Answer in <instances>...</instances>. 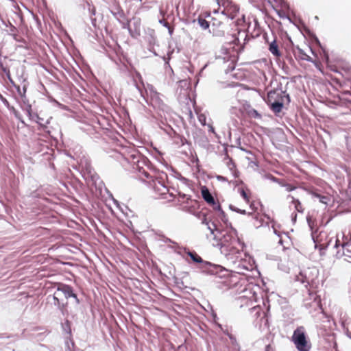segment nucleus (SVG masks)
<instances>
[{
	"instance_id": "37998d69",
	"label": "nucleus",
	"mask_w": 351,
	"mask_h": 351,
	"mask_svg": "<svg viewBox=\"0 0 351 351\" xmlns=\"http://www.w3.org/2000/svg\"><path fill=\"white\" fill-rule=\"evenodd\" d=\"M27 88V84H24L23 86V89L21 90V91H22L21 95H26Z\"/></svg>"
},
{
	"instance_id": "f257e3e1",
	"label": "nucleus",
	"mask_w": 351,
	"mask_h": 351,
	"mask_svg": "<svg viewBox=\"0 0 351 351\" xmlns=\"http://www.w3.org/2000/svg\"><path fill=\"white\" fill-rule=\"evenodd\" d=\"M74 160L76 164L72 165L73 168L77 170L86 181V184L91 187H95L96 191L100 195H103V189L107 193L110 191L105 186L103 181L100 179L94 168L92 167L90 159L88 155H67Z\"/></svg>"
},
{
	"instance_id": "0eeeda50",
	"label": "nucleus",
	"mask_w": 351,
	"mask_h": 351,
	"mask_svg": "<svg viewBox=\"0 0 351 351\" xmlns=\"http://www.w3.org/2000/svg\"><path fill=\"white\" fill-rule=\"evenodd\" d=\"M201 193L203 199L209 205L212 206L214 210L219 213V216L221 218L222 221H225L226 220L225 213L222 210L220 204L215 202L213 196L206 186L201 187Z\"/></svg>"
},
{
	"instance_id": "72a5a7b5",
	"label": "nucleus",
	"mask_w": 351,
	"mask_h": 351,
	"mask_svg": "<svg viewBox=\"0 0 351 351\" xmlns=\"http://www.w3.org/2000/svg\"><path fill=\"white\" fill-rule=\"evenodd\" d=\"M0 100L2 101V103L8 108L10 109V103L7 100L5 97H4L1 93H0Z\"/></svg>"
},
{
	"instance_id": "a18cd8bd",
	"label": "nucleus",
	"mask_w": 351,
	"mask_h": 351,
	"mask_svg": "<svg viewBox=\"0 0 351 351\" xmlns=\"http://www.w3.org/2000/svg\"><path fill=\"white\" fill-rule=\"evenodd\" d=\"M14 86L15 87V88H16V90L17 93H19V95L20 96H21V95H22V91H21V89L20 86H19V85H14Z\"/></svg>"
},
{
	"instance_id": "a211bd4d",
	"label": "nucleus",
	"mask_w": 351,
	"mask_h": 351,
	"mask_svg": "<svg viewBox=\"0 0 351 351\" xmlns=\"http://www.w3.org/2000/svg\"><path fill=\"white\" fill-rule=\"evenodd\" d=\"M243 108L249 117L254 119L261 118V114L256 110L252 108L249 104L244 105Z\"/></svg>"
},
{
	"instance_id": "3c124183",
	"label": "nucleus",
	"mask_w": 351,
	"mask_h": 351,
	"mask_svg": "<svg viewBox=\"0 0 351 351\" xmlns=\"http://www.w3.org/2000/svg\"><path fill=\"white\" fill-rule=\"evenodd\" d=\"M234 210L236 212H237L238 213L243 214V215H245L246 213L245 210H241V209H239V208L235 209Z\"/></svg>"
},
{
	"instance_id": "2f4dec72",
	"label": "nucleus",
	"mask_w": 351,
	"mask_h": 351,
	"mask_svg": "<svg viewBox=\"0 0 351 351\" xmlns=\"http://www.w3.org/2000/svg\"><path fill=\"white\" fill-rule=\"evenodd\" d=\"M49 101L51 103L56 104L58 106H59L62 109L66 108V106L64 105L60 104V102H58L56 99H55L52 97H49Z\"/></svg>"
},
{
	"instance_id": "39448f33",
	"label": "nucleus",
	"mask_w": 351,
	"mask_h": 351,
	"mask_svg": "<svg viewBox=\"0 0 351 351\" xmlns=\"http://www.w3.org/2000/svg\"><path fill=\"white\" fill-rule=\"evenodd\" d=\"M217 5L223 8L220 14L230 20H234L239 12V6L232 0H220Z\"/></svg>"
},
{
	"instance_id": "aec40b11",
	"label": "nucleus",
	"mask_w": 351,
	"mask_h": 351,
	"mask_svg": "<svg viewBox=\"0 0 351 351\" xmlns=\"http://www.w3.org/2000/svg\"><path fill=\"white\" fill-rule=\"evenodd\" d=\"M339 246L342 247V250H343L342 254L343 255H346L345 250L350 251L349 247H351V243H350L349 242H346V241L341 242L339 239L337 237L335 240V247L338 248Z\"/></svg>"
},
{
	"instance_id": "69168bd1",
	"label": "nucleus",
	"mask_w": 351,
	"mask_h": 351,
	"mask_svg": "<svg viewBox=\"0 0 351 351\" xmlns=\"http://www.w3.org/2000/svg\"><path fill=\"white\" fill-rule=\"evenodd\" d=\"M160 12L162 15H164V12L162 10H160Z\"/></svg>"
},
{
	"instance_id": "a878e982",
	"label": "nucleus",
	"mask_w": 351,
	"mask_h": 351,
	"mask_svg": "<svg viewBox=\"0 0 351 351\" xmlns=\"http://www.w3.org/2000/svg\"><path fill=\"white\" fill-rule=\"evenodd\" d=\"M291 197L292 199L291 202L294 205L295 210L299 213H302L304 210V208L301 202L298 199L294 198L293 196H291Z\"/></svg>"
},
{
	"instance_id": "13d9d810",
	"label": "nucleus",
	"mask_w": 351,
	"mask_h": 351,
	"mask_svg": "<svg viewBox=\"0 0 351 351\" xmlns=\"http://www.w3.org/2000/svg\"><path fill=\"white\" fill-rule=\"evenodd\" d=\"M21 123H23L24 125H26V123H25L24 120L22 119V117H21V119H19Z\"/></svg>"
},
{
	"instance_id": "4d7b16f0",
	"label": "nucleus",
	"mask_w": 351,
	"mask_h": 351,
	"mask_svg": "<svg viewBox=\"0 0 351 351\" xmlns=\"http://www.w3.org/2000/svg\"><path fill=\"white\" fill-rule=\"evenodd\" d=\"M221 11H219V9L214 10L213 13L214 14H219Z\"/></svg>"
},
{
	"instance_id": "c03bdc74",
	"label": "nucleus",
	"mask_w": 351,
	"mask_h": 351,
	"mask_svg": "<svg viewBox=\"0 0 351 351\" xmlns=\"http://www.w3.org/2000/svg\"><path fill=\"white\" fill-rule=\"evenodd\" d=\"M223 147L225 154H228L230 152V150L228 149V147H230V145H228V144H224ZM230 152H232V150H230Z\"/></svg>"
},
{
	"instance_id": "e2e57ef3",
	"label": "nucleus",
	"mask_w": 351,
	"mask_h": 351,
	"mask_svg": "<svg viewBox=\"0 0 351 351\" xmlns=\"http://www.w3.org/2000/svg\"><path fill=\"white\" fill-rule=\"evenodd\" d=\"M210 131H211L212 132H215V129L213 127L210 126Z\"/></svg>"
},
{
	"instance_id": "603ef678",
	"label": "nucleus",
	"mask_w": 351,
	"mask_h": 351,
	"mask_svg": "<svg viewBox=\"0 0 351 351\" xmlns=\"http://www.w3.org/2000/svg\"><path fill=\"white\" fill-rule=\"evenodd\" d=\"M88 6H89V8H88V10H89V12H90L91 14H95V8H90V5H88Z\"/></svg>"
},
{
	"instance_id": "6e6d98bb",
	"label": "nucleus",
	"mask_w": 351,
	"mask_h": 351,
	"mask_svg": "<svg viewBox=\"0 0 351 351\" xmlns=\"http://www.w3.org/2000/svg\"><path fill=\"white\" fill-rule=\"evenodd\" d=\"M51 159L50 158V159H49L50 167H51V169H55V165H54V164H53V163L51 162Z\"/></svg>"
},
{
	"instance_id": "f03ea898",
	"label": "nucleus",
	"mask_w": 351,
	"mask_h": 351,
	"mask_svg": "<svg viewBox=\"0 0 351 351\" xmlns=\"http://www.w3.org/2000/svg\"><path fill=\"white\" fill-rule=\"evenodd\" d=\"M319 271L316 268H308V269L300 272L297 276V280L302 284L308 289L311 295L315 291L319 285Z\"/></svg>"
},
{
	"instance_id": "79ce46f5",
	"label": "nucleus",
	"mask_w": 351,
	"mask_h": 351,
	"mask_svg": "<svg viewBox=\"0 0 351 351\" xmlns=\"http://www.w3.org/2000/svg\"><path fill=\"white\" fill-rule=\"evenodd\" d=\"M158 22L160 24L162 25L163 27H168L169 23L166 22L165 19H159Z\"/></svg>"
},
{
	"instance_id": "8fccbe9b",
	"label": "nucleus",
	"mask_w": 351,
	"mask_h": 351,
	"mask_svg": "<svg viewBox=\"0 0 351 351\" xmlns=\"http://www.w3.org/2000/svg\"><path fill=\"white\" fill-rule=\"evenodd\" d=\"M167 28L168 29L169 34L170 35H172V34H173V31H174V28H173V27H171L169 26V25H168V27H167Z\"/></svg>"
},
{
	"instance_id": "e433bc0d",
	"label": "nucleus",
	"mask_w": 351,
	"mask_h": 351,
	"mask_svg": "<svg viewBox=\"0 0 351 351\" xmlns=\"http://www.w3.org/2000/svg\"><path fill=\"white\" fill-rule=\"evenodd\" d=\"M21 106L29 104V99L27 98L26 95H21Z\"/></svg>"
},
{
	"instance_id": "f3484780",
	"label": "nucleus",
	"mask_w": 351,
	"mask_h": 351,
	"mask_svg": "<svg viewBox=\"0 0 351 351\" xmlns=\"http://www.w3.org/2000/svg\"><path fill=\"white\" fill-rule=\"evenodd\" d=\"M280 94L278 92V90H271L269 92H268L267 96L264 98V100L267 103V104L269 106L272 102H274V100L279 99H280Z\"/></svg>"
},
{
	"instance_id": "bf43d9fd",
	"label": "nucleus",
	"mask_w": 351,
	"mask_h": 351,
	"mask_svg": "<svg viewBox=\"0 0 351 351\" xmlns=\"http://www.w3.org/2000/svg\"><path fill=\"white\" fill-rule=\"evenodd\" d=\"M225 158L226 160H228L229 162L232 163V159L229 158V155H226V157Z\"/></svg>"
},
{
	"instance_id": "4be33fe9",
	"label": "nucleus",
	"mask_w": 351,
	"mask_h": 351,
	"mask_svg": "<svg viewBox=\"0 0 351 351\" xmlns=\"http://www.w3.org/2000/svg\"><path fill=\"white\" fill-rule=\"evenodd\" d=\"M187 255L193 260V262L197 263H202L204 265H208V262L204 261L203 259L195 252H189Z\"/></svg>"
},
{
	"instance_id": "cd10ccee",
	"label": "nucleus",
	"mask_w": 351,
	"mask_h": 351,
	"mask_svg": "<svg viewBox=\"0 0 351 351\" xmlns=\"http://www.w3.org/2000/svg\"><path fill=\"white\" fill-rule=\"evenodd\" d=\"M199 25L204 30L208 29L210 27V22L205 19L199 16L197 19Z\"/></svg>"
},
{
	"instance_id": "c9c22d12",
	"label": "nucleus",
	"mask_w": 351,
	"mask_h": 351,
	"mask_svg": "<svg viewBox=\"0 0 351 351\" xmlns=\"http://www.w3.org/2000/svg\"><path fill=\"white\" fill-rule=\"evenodd\" d=\"M155 39L154 38H152V40L149 41V50L153 53V54L155 56H158V54L156 52V51L154 50L153 47H152V45L154 43Z\"/></svg>"
},
{
	"instance_id": "49530a36",
	"label": "nucleus",
	"mask_w": 351,
	"mask_h": 351,
	"mask_svg": "<svg viewBox=\"0 0 351 351\" xmlns=\"http://www.w3.org/2000/svg\"><path fill=\"white\" fill-rule=\"evenodd\" d=\"M317 197H320V202L324 204H326V199H327V197L325 196H321L319 195H316Z\"/></svg>"
},
{
	"instance_id": "6ab92c4d",
	"label": "nucleus",
	"mask_w": 351,
	"mask_h": 351,
	"mask_svg": "<svg viewBox=\"0 0 351 351\" xmlns=\"http://www.w3.org/2000/svg\"><path fill=\"white\" fill-rule=\"evenodd\" d=\"M29 119L31 121H35L36 123H38L40 129L45 130L47 128V125L50 123V120L51 119V117H50L49 119L46 120L45 122H44V119L40 117L38 115V117L29 118Z\"/></svg>"
},
{
	"instance_id": "ea45409f",
	"label": "nucleus",
	"mask_w": 351,
	"mask_h": 351,
	"mask_svg": "<svg viewBox=\"0 0 351 351\" xmlns=\"http://www.w3.org/2000/svg\"><path fill=\"white\" fill-rule=\"evenodd\" d=\"M71 298H73V299L75 300V303L77 305L80 304V300L78 299V298H77V293L75 292V291H73V296H71Z\"/></svg>"
},
{
	"instance_id": "423d86ee",
	"label": "nucleus",
	"mask_w": 351,
	"mask_h": 351,
	"mask_svg": "<svg viewBox=\"0 0 351 351\" xmlns=\"http://www.w3.org/2000/svg\"><path fill=\"white\" fill-rule=\"evenodd\" d=\"M129 157L126 158V160L132 164L134 169L138 170L145 176L146 178L149 177V174L145 171L143 169L144 166H147L149 160L145 155H128Z\"/></svg>"
},
{
	"instance_id": "7c9ffc66",
	"label": "nucleus",
	"mask_w": 351,
	"mask_h": 351,
	"mask_svg": "<svg viewBox=\"0 0 351 351\" xmlns=\"http://www.w3.org/2000/svg\"><path fill=\"white\" fill-rule=\"evenodd\" d=\"M172 53H173V51L168 52V53H167L168 57H166V56H165L161 57V58H162V60H164V62H165V64L167 66H168V67H169L171 71H172V69H171V67L170 66L169 62V60H170V59H171V54Z\"/></svg>"
},
{
	"instance_id": "9d476101",
	"label": "nucleus",
	"mask_w": 351,
	"mask_h": 351,
	"mask_svg": "<svg viewBox=\"0 0 351 351\" xmlns=\"http://www.w3.org/2000/svg\"><path fill=\"white\" fill-rule=\"evenodd\" d=\"M289 43L291 47V51L293 53L295 58L296 59H300L302 60H306L307 62H313V59L308 55H307L305 51L300 48L298 46H294L293 42L292 41L291 37H288Z\"/></svg>"
},
{
	"instance_id": "a19ab883",
	"label": "nucleus",
	"mask_w": 351,
	"mask_h": 351,
	"mask_svg": "<svg viewBox=\"0 0 351 351\" xmlns=\"http://www.w3.org/2000/svg\"><path fill=\"white\" fill-rule=\"evenodd\" d=\"M232 36L233 38V40H232L233 43H234V44L239 43V38L238 35L232 34Z\"/></svg>"
},
{
	"instance_id": "864d4df0",
	"label": "nucleus",
	"mask_w": 351,
	"mask_h": 351,
	"mask_svg": "<svg viewBox=\"0 0 351 351\" xmlns=\"http://www.w3.org/2000/svg\"><path fill=\"white\" fill-rule=\"evenodd\" d=\"M272 347L270 345H267L265 348V351H271Z\"/></svg>"
},
{
	"instance_id": "20e7f679",
	"label": "nucleus",
	"mask_w": 351,
	"mask_h": 351,
	"mask_svg": "<svg viewBox=\"0 0 351 351\" xmlns=\"http://www.w3.org/2000/svg\"><path fill=\"white\" fill-rule=\"evenodd\" d=\"M292 341L298 351H310L311 343L308 339L304 326H298L292 335Z\"/></svg>"
},
{
	"instance_id": "393cba45",
	"label": "nucleus",
	"mask_w": 351,
	"mask_h": 351,
	"mask_svg": "<svg viewBox=\"0 0 351 351\" xmlns=\"http://www.w3.org/2000/svg\"><path fill=\"white\" fill-rule=\"evenodd\" d=\"M21 108L23 111L26 112L29 119L33 117H38V114L36 112H32V105L30 104H28L25 106H21Z\"/></svg>"
},
{
	"instance_id": "338daca9",
	"label": "nucleus",
	"mask_w": 351,
	"mask_h": 351,
	"mask_svg": "<svg viewBox=\"0 0 351 351\" xmlns=\"http://www.w3.org/2000/svg\"><path fill=\"white\" fill-rule=\"evenodd\" d=\"M106 207L110 210V205H108L107 203L106 204Z\"/></svg>"
},
{
	"instance_id": "4c0bfd02",
	"label": "nucleus",
	"mask_w": 351,
	"mask_h": 351,
	"mask_svg": "<svg viewBox=\"0 0 351 351\" xmlns=\"http://www.w3.org/2000/svg\"><path fill=\"white\" fill-rule=\"evenodd\" d=\"M277 12V14L279 16L280 18L281 19H287L291 23H293L292 20L291 19L290 17H289L288 16H287L284 13H282L280 12V11H276Z\"/></svg>"
},
{
	"instance_id": "4468645a",
	"label": "nucleus",
	"mask_w": 351,
	"mask_h": 351,
	"mask_svg": "<svg viewBox=\"0 0 351 351\" xmlns=\"http://www.w3.org/2000/svg\"><path fill=\"white\" fill-rule=\"evenodd\" d=\"M300 32L306 36H307L309 38L312 40V41L317 45H320V41L317 37V36L311 32L309 28H308L306 25H303V27L299 28Z\"/></svg>"
},
{
	"instance_id": "6e6552de",
	"label": "nucleus",
	"mask_w": 351,
	"mask_h": 351,
	"mask_svg": "<svg viewBox=\"0 0 351 351\" xmlns=\"http://www.w3.org/2000/svg\"><path fill=\"white\" fill-rule=\"evenodd\" d=\"M47 300L49 302H51L54 306L57 307V308L61 312L62 315H65L68 314V311L66 309V306L68 305V302L65 303L62 302L58 298V292L56 290L53 295H49L47 296Z\"/></svg>"
},
{
	"instance_id": "774afa93",
	"label": "nucleus",
	"mask_w": 351,
	"mask_h": 351,
	"mask_svg": "<svg viewBox=\"0 0 351 351\" xmlns=\"http://www.w3.org/2000/svg\"><path fill=\"white\" fill-rule=\"evenodd\" d=\"M214 1H215L217 3H217L219 2V1H220V0H214Z\"/></svg>"
},
{
	"instance_id": "0e129e2a",
	"label": "nucleus",
	"mask_w": 351,
	"mask_h": 351,
	"mask_svg": "<svg viewBox=\"0 0 351 351\" xmlns=\"http://www.w3.org/2000/svg\"><path fill=\"white\" fill-rule=\"evenodd\" d=\"M233 110H237V108H232V110H231V112L233 113Z\"/></svg>"
},
{
	"instance_id": "58836bf2",
	"label": "nucleus",
	"mask_w": 351,
	"mask_h": 351,
	"mask_svg": "<svg viewBox=\"0 0 351 351\" xmlns=\"http://www.w3.org/2000/svg\"><path fill=\"white\" fill-rule=\"evenodd\" d=\"M11 109L12 110L15 117L18 119H21V114L13 106L11 107L10 110H11Z\"/></svg>"
},
{
	"instance_id": "7ed1b4c3",
	"label": "nucleus",
	"mask_w": 351,
	"mask_h": 351,
	"mask_svg": "<svg viewBox=\"0 0 351 351\" xmlns=\"http://www.w3.org/2000/svg\"><path fill=\"white\" fill-rule=\"evenodd\" d=\"M210 235L207 234V237L212 239L217 242V244L222 246H228L232 242L236 241V238L230 232L227 231H221L217 228V226L212 223V226H208Z\"/></svg>"
},
{
	"instance_id": "5701e85b",
	"label": "nucleus",
	"mask_w": 351,
	"mask_h": 351,
	"mask_svg": "<svg viewBox=\"0 0 351 351\" xmlns=\"http://www.w3.org/2000/svg\"><path fill=\"white\" fill-rule=\"evenodd\" d=\"M134 85L136 88L137 89L138 92L139 93L141 97L143 99V100L149 104L147 98L146 97V95H147V90L143 87V85H140L136 83V82H134Z\"/></svg>"
},
{
	"instance_id": "412c9836",
	"label": "nucleus",
	"mask_w": 351,
	"mask_h": 351,
	"mask_svg": "<svg viewBox=\"0 0 351 351\" xmlns=\"http://www.w3.org/2000/svg\"><path fill=\"white\" fill-rule=\"evenodd\" d=\"M269 50L276 57H280L281 56L278 45L275 40L269 44Z\"/></svg>"
},
{
	"instance_id": "de8ad7c7",
	"label": "nucleus",
	"mask_w": 351,
	"mask_h": 351,
	"mask_svg": "<svg viewBox=\"0 0 351 351\" xmlns=\"http://www.w3.org/2000/svg\"><path fill=\"white\" fill-rule=\"evenodd\" d=\"M112 52H114L117 56L118 55V51H117V49H112V48L111 47V57H110L111 61L114 60L113 57H112Z\"/></svg>"
},
{
	"instance_id": "5fc2aeb1",
	"label": "nucleus",
	"mask_w": 351,
	"mask_h": 351,
	"mask_svg": "<svg viewBox=\"0 0 351 351\" xmlns=\"http://www.w3.org/2000/svg\"><path fill=\"white\" fill-rule=\"evenodd\" d=\"M104 325L106 326V329L108 330V331L110 332V325H108V324H106V321L104 322Z\"/></svg>"
},
{
	"instance_id": "f8f14e48",
	"label": "nucleus",
	"mask_w": 351,
	"mask_h": 351,
	"mask_svg": "<svg viewBox=\"0 0 351 351\" xmlns=\"http://www.w3.org/2000/svg\"><path fill=\"white\" fill-rule=\"evenodd\" d=\"M61 328L62 330V335L64 337L66 341H73L72 339V330H71V322L66 319L64 322H61Z\"/></svg>"
},
{
	"instance_id": "052dcab7",
	"label": "nucleus",
	"mask_w": 351,
	"mask_h": 351,
	"mask_svg": "<svg viewBox=\"0 0 351 351\" xmlns=\"http://www.w3.org/2000/svg\"><path fill=\"white\" fill-rule=\"evenodd\" d=\"M111 152H114L115 154H120L117 149H111Z\"/></svg>"
},
{
	"instance_id": "680f3d73",
	"label": "nucleus",
	"mask_w": 351,
	"mask_h": 351,
	"mask_svg": "<svg viewBox=\"0 0 351 351\" xmlns=\"http://www.w3.org/2000/svg\"><path fill=\"white\" fill-rule=\"evenodd\" d=\"M293 189H294V188H293V187H291V186H288V187H287V190H288V191H291V190H293Z\"/></svg>"
},
{
	"instance_id": "dca6fc26",
	"label": "nucleus",
	"mask_w": 351,
	"mask_h": 351,
	"mask_svg": "<svg viewBox=\"0 0 351 351\" xmlns=\"http://www.w3.org/2000/svg\"><path fill=\"white\" fill-rule=\"evenodd\" d=\"M269 108L272 112H274L275 114H278L280 113L283 107H284V103L283 101H281L280 99L274 100V102H272L270 105H269Z\"/></svg>"
},
{
	"instance_id": "473e14b6",
	"label": "nucleus",
	"mask_w": 351,
	"mask_h": 351,
	"mask_svg": "<svg viewBox=\"0 0 351 351\" xmlns=\"http://www.w3.org/2000/svg\"><path fill=\"white\" fill-rule=\"evenodd\" d=\"M3 72H5V73H6V75H7V77H8V78L9 81L10 82V83H11L13 86L16 85V84H14V82L13 81V80L11 78L10 73V70H9L8 69H7V68H3Z\"/></svg>"
},
{
	"instance_id": "1a4fd4ad",
	"label": "nucleus",
	"mask_w": 351,
	"mask_h": 351,
	"mask_svg": "<svg viewBox=\"0 0 351 351\" xmlns=\"http://www.w3.org/2000/svg\"><path fill=\"white\" fill-rule=\"evenodd\" d=\"M111 14L114 16V17L117 20V21L121 24V27L123 29H128L129 30V21L126 19L125 13L123 10L119 5H115L114 10H111Z\"/></svg>"
},
{
	"instance_id": "bb28decb",
	"label": "nucleus",
	"mask_w": 351,
	"mask_h": 351,
	"mask_svg": "<svg viewBox=\"0 0 351 351\" xmlns=\"http://www.w3.org/2000/svg\"><path fill=\"white\" fill-rule=\"evenodd\" d=\"M230 147L231 148H234L235 147L237 149H240L241 151L245 152L247 154H252L250 151H247L245 148L241 147V138H240L239 136L236 138L235 144L234 145H230Z\"/></svg>"
},
{
	"instance_id": "f704fd0d",
	"label": "nucleus",
	"mask_w": 351,
	"mask_h": 351,
	"mask_svg": "<svg viewBox=\"0 0 351 351\" xmlns=\"http://www.w3.org/2000/svg\"><path fill=\"white\" fill-rule=\"evenodd\" d=\"M105 44H106V46H104L103 45H101L100 47L104 51V52H106L107 53V56H109V55L108 53V48L110 47L109 42L108 41H105Z\"/></svg>"
},
{
	"instance_id": "b1692460",
	"label": "nucleus",
	"mask_w": 351,
	"mask_h": 351,
	"mask_svg": "<svg viewBox=\"0 0 351 351\" xmlns=\"http://www.w3.org/2000/svg\"><path fill=\"white\" fill-rule=\"evenodd\" d=\"M239 193L241 197L245 199V201L250 204L251 201V192L247 189L241 188L239 189Z\"/></svg>"
},
{
	"instance_id": "2eb2a0df",
	"label": "nucleus",
	"mask_w": 351,
	"mask_h": 351,
	"mask_svg": "<svg viewBox=\"0 0 351 351\" xmlns=\"http://www.w3.org/2000/svg\"><path fill=\"white\" fill-rule=\"evenodd\" d=\"M196 216L201 221L202 223L207 226L208 229V226H212V223L210 224V217L208 211L198 212Z\"/></svg>"
},
{
	"instance_id": "9b49d317",
	"label": "nucleus",
	"mask_w": 351,
	"mask_h": 351,
	"mask_svg": "<svg viewBox=\"0 0 351 351\" xmlns=\"http://www.w3.org/2000/svg\"><path fill=\"white\" fill-rule=\"evenodd\" d=\"M212 21L213 35L217 37L224 36L226 29L223 23L215 18H212Z\"/></svg>"
},
{
	"instance_id": "c756f323",
	"label": "nucleus",
	"mask_w": 351,
	"mask_h": 351,
	"mask_svg": "<svg viewBox=\"0 0 351 351\" xmlns=\"http://www.w3.org/2000/svg\"><path fill=\"white\" fill-rule=\"evenodd\" d=\"M75 343L74 341H66L65 342V351H75Z\"/></svg>"
},
{
	"instance_id": "09e8293b",
	"label": "nucleus",
	"mask_w": 351,
	"mask_h": 351,
	"mask_svg": "<svg viewBox=\"0 0 351 351\" xmlns=\"http://www.w3.org/2000/svg\"><path fill=\"white\" fill-rule=\"evenodd\" d=\"M111 199H112L114 203L116 204L117 207L120 209L121 210H122L121 208L120 207L119 204H118V202L113 198L112 195H111Z\"/></svg>"
},
{
	"instance_id": "c85d7f7f",
	"label": "nucleus",
	"mask_w": 351,
	"mask_h": 351,
	"mask_svg": "<svg viewBox=\"0 0 351 351\" xmlns=\"http://www.w3.org/2000/svg\"><path fill=\"white\" fill-rule=\"evenodd\" d=\"M280 94V99H281V101H283V103H285V101H287V104L290 103V95L288 93H287L286 91H283L281 90Z\"/></svg>"
},
{
	"instance_id": "ddd939ff",
	"label": "nucleus",
	"mask_w": 351,
	"mask_h": 351,
	"mask_svg": "<svg viewBox=\"0 0 351 351\" xmlns=\"http://www.w3.org/2000/svg\"><path fill=\"white\" fill-rule=\"evenodd\" d=\"M56 290L58 293L61 292L66 300L73 295V287L67 284L62 282L58 283Z\"/></svg>"
}]
</instances>
